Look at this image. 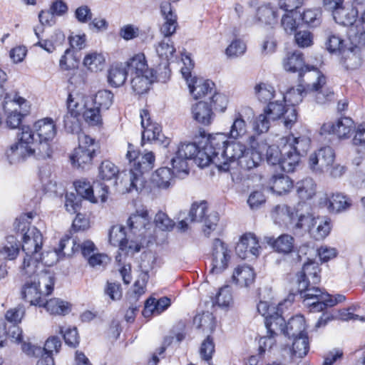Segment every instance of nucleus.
Segmentation results:
<instances>
[{
  "instance_id": "nucleus-3",
  "label": "nucleus",
  "mask_w": 365,
  "mask_h": 365,
  "mask_svg": "<svg viewBox=\"0 0 365 365\" xmlns=\"http://www.w3.org/2000/svg\"><path fill=\"white\" fill-rule=\"evenodd\" d=\"M125 159L128 162L129 169L123 172L121 182L127 192H140L146 184L145 173L154 167L155 156L152 152L140 155L135 146L128 143Z\"/></svg>"
},
{
  "instance_id": "nucleus-34",
  "label": "nucleus",
  "mask_w": 365,
  "mask_h": 365,
  "mask_svg": "<svg viewBox=\"0 0 365 365\" xmlns=\"http://www.w3.org/2000/svg\"><path fill=\"white\" fill-rule=\"evenodd\" d=\"M265 242L276 252L282 254H289L294 248V240L293 237L287 234H283L277 238L265 237Z\"/></svg>"
},
{
  "instance_id": "nucleus-53",
  "label": "nucleus",
  "mask_w": 365,
  "mask_h": 365,
  "mask_svg": "<svg viewBox=\"0 0 365 365\" xmlns=\"http://www.w3.org/2000/svg\"><path fill=\"white\" fill-rule=\"evenodd\" d=\"M114 95L108 90L98 91L90 101L101 110H108L113 102Z\"/></svg>"
},
{
  "instance_id": "nucleus-11",
  "label": "nucleus",
  "mask_w": 365,
  "mask_h": 365,
  "mask_svg": "<svg viewBox=\"0 0 365 365\" xmlns=\"http://www.w3.org/2000/svg\"><path fill=\"white\" fill-rule=\"evenodd\" d=\"M232 251L228 245L218 238L214 240L211 255L210 274L217 275L222 273L230 264Z\"/></svg>"
},
{
  "instance_id": "nucleus-15",
  "label": "nucleus",
  "mask_w": 365,
  "mask_h": 365,
  "mask_svg": "<svg viewBox=\"0 0 365 365\" xmlns=\"http://www.w3.org/2000/svg\"><path fill=\"white\" fill-rule=\"evenodd\" d=\"M280 16L277 5L264 2L257 7L254 21L260 26L274 28L278 24Z\"/></svg>"
},
{
  "instance_id": "nucleus-5",
  "label": "nucleus",
  "mask_w": 365,
  "mask_h": 365,
  "mask_svg": "<svg viewBox=\"0 0 365 365\" xmlns=\"http://www.w3.org/2000/svg\"><path fill=\"white\" fill-rule=\"evenodd\" d=\"M17 135V141L11 144L5 150L6 160L11 165H17L29 158L37 155V148L34 147L35 139L31 128L24 125Z\"/></svg>"
},
{
  "instance_id": "nucleus-52",
  "label": "nucleus",
  "mask_w": 365,
  "mask_h": 365,
  "mask_svg": "<svg viewBox=\"0 0 365 365\" xmlns=\"http://www.w3.org/2000/svg\"><path fill=\"white\" fill-rule=\"evenodd\" d=\"M296 190L301 199L309 200L316 194V184L312 178H305L297 183Z\"/></svg>"
},
{
  "instance_id": "nucleus-35",
  "label": "nucleus",
  "mask_w": 365,
  "mask_h": 365,
  "mask_svg": "<svg viewBox=\"0 0 365 365\" xmlns=\"http://www.w3.org/2000/svg\"><path fill=\"white\" fill-rule=\"evenodd\" d=\"M281 144H285L299 156L306 153L310 148L311 140L307 136L294 137L289 135L280 140Z\"/></svg>"
},
{
  "instance_id": "nucleus-6",
  "label": "nucleus",
  "mask_w": 365,
  "mask_h": 365,
  "mask_svg": "<svg viewBox=\"0 0 365 365\" xmlns=\"http://www.w3.org/2000/svg\"><path fill=\"white\" fill-rule=\"evenodd\" d=\"M205 145L202 150H200L195 143H180L175 149L173 156L170 162L174 172L176 173H182L183 175L188 174L187 160L195 158V160L199 166L203 168L208 165H202L200 163L206 158L207 155H201V153L205 150Z\"/></svg>"
},
{
  "instance_id": "nucleus-12",
  "label": "nucleus",
  "mask_w": 365,
  "mask_h": 365,
  "mask_svg": "<svg viewBox=\"0 0 365 365\" xmlns=\"http://www.w3.org/2000/svg\"><path fill=\"white\" fill-rule=\"evenodd\" d=\"M264 112L272 120H276L282 117L284 125L287 128H292L297 120L296 108L293 106H286L282 98L274 101H269L264 108Z\"/></svg>"
},
{
  "instance_id": "nucleus-10",
  "label": "nucleus",
  "mask_w": 365,
  "mask_h": 365,
  "mask_svg": "<svg viewBox=\"0 0 365 365\" xmlns=\"http://www.w3.org/2000/svg\"><path fill=\"white\" fill-rule=\"evenodd\" d=\"M188 217L190 222H197L204 224V234L209 237L215 230L219 221L218 214L215 212L208 213L207 202H195L192 205Z\"/></svg>"
},
{
  "instance_id": "nucleus-13",
  "label": "nucleus",
  "mask_w": 365,
  "mask_h": 365,
  "mask_svg": "<svg viewBox=\"0 0 365 365\" xmlns=\"http://www.w3.org/2000/svg\"><path fill=\"white\" fill-rule=\"evenodd\" d=\"M141 118L142 143L155 141L163 144L165 147L170 144V140L161 134V127L153 123L147 110H142L140 113Z\"/></svg>"
},
{
  "instance_id": "nucleus-22",
  "label": "nucleus",
  "mask_w": 365,
  "mask_h": 365,
  "mask_svg": "<svg viewBox=\"0 0 365 365\" xmlns=\"http://www.w3.org/2000/svg\"><path fill=\"white\" fill-rule=\"evenodd\" d=\"M77 242L70 237H64L61 240L59 247L53 251L46 252V257L49 259L44 257L45 263L48 266H51L56 263L61 256H71L77 251L76 246Z\"/></svg>"
},
{
  "instance_id": "nucleus-57",
  "label": "nucleus",
  "mask_w": 365,
  "mask_h": 365,
  "mask_svg": "<svg viewBox=\"0 0 365 365\" xmlns=\"http://www.w3.org/2000/svg\"><path fill=\"white\" fill-rule=\"evenodd\" d=\"M19 252V247L16 239L14 236L6 238V244L0 249V255L4 259H14Z\"/></svg>"
},
{
  "instance_id": "nucleus-31",
  "label": "nucleus",
  "mask_w": 365,
  "mask_h": 365,
  "mask_svg": "<svg viewBox=\"0 0 365 365\" xmlns=\"http://www.w3.org/2000/svg\"><path fill=\"white\" fill-rule=\"evenodd\" d=\"M360 46L351 44L346 47L341 53V63L346 69L354 70L361 65Z\"/></svg>"
},
{
  "instance_id": "nucleus-2",
  "label": "nucleus",
  "mask_w": 365,
  "mask_h": 365,
  "mask_svg": "<svg viewBox=\"0 0 365 365\" xmlns=\"http://www.w3.org/2000/svg\"><path fill=\"white\" fill-rule=\"evenodd\" d=\"M302 78L306 84L305 88L299 85L287 91L286 94H280L284 102L287 101L291 104L289 106L294 107L305 96L314 98L319 104H324L331 100L334 93L327 86L326 77L319 70L307 71L304 72Z\"/></svg>"
},
{
  "instance_id": "nucleus-47",
  "label": "nucleus",
  "mask_w": 365,
  "mask_h": 365,
  "mask_svg": "<svg viewBox=\"0 0 365 365\" xmlns=\"http://www.w3.org/2000/svg\"><path fill=\"white\" fill-rule=\"evenodd\" d=\"M109 242L113 246L118 247L120 251L127 248L128 240L125 228L120 225L111 227L108 232Z\"/></svg>"
},
{
  "instance_id": "nucleus-14",
  "label": "nucleus",
  "mask_w": 365,
  "mask_h": 365,
  "mask_svg": "<svg viewBox=\"0 0 365 365\" xmlns=\"http://www.w3.org/2000/svg\"><path fill=\"white\" fill-rule=\"evenodd\" d=\"M334 150L329 146H326L309 155L308 165L313 173L321 174L328 170L334 163Z\"/></svg>"
},
{
  "instance_id": "nucleus-59",
  "label": "nucleus",
  "mask_w": 365,
  "mask_h": 365,
  "mask_svg": "<svg viewBox=\"0 0 365 365\" xmlns=\"http://www.w3.org/2000/svg\"><path fill=\"white\" fill-rule=\"evenodd\" d=\"M78 60L71 48H67L59 60V68L61 71H71L77 68Z\"/></svg>"
},
{
  "instance_id": "nucleus-1",
  "label": "nucleus",
  "mask_w": 365,
  "mask_h": 365,
  "mask_svg": "<svg viewBox=\"0 0 365 365\" xmlns=\"http://www.w3.org/2000/svg\"><path fill=\"white\" fill-rule=\"evenodd\" d=\"M261 161L262 155L257 150L249 148L240 141H232L220 154L206 157L200 163L204 165L212 163L220 171L227 172L235 163L244 170H251L257 168Z\"/></svg>"
},
{
  "instance_id": "nucleus-38",
  "label": "nucleus",
  "mask_w": 365,
  "mask_h": 365,
  "mask_svg": "<svg viewBox=\"0 0 365 365\" xmlns=\"http://www.w3.org/2000/svg\"><path fill=\"white\" fill-rule=\"evenodd\" d=\"M270 190L277 195L288 193L293 187V181L284 174L272 176L269 180Z\"/></svg>"
},
{
  "instance_id": "nucleus-62",
  "label": "nucleus",
  "mask_w": 365,
  "mask_h": 365,
  "mask_svg": "<svg viewBox=\"0 0 365 365\" xmlns=\"http://www.w3.org/2000/svg\"><path fill=\"white\" fill-rule=\"evenodd\" d=\"M156 52L160 58L168 61L173 58L175 48L170 39H163L157 46Z\"/></svg>"
},
{
  "instance_id": "nucleus-7",
  "label": "nucleus",
  "mask_w": 365,
  "mask_h": 365,
  "mask_svg": "<svg viewBox=\"0 0 365 365\" xmlns=\"http://www.w3.org/2000/svg\"><path fill=\"white\" fill-rule=\"evenodd\" d=\"M37 135L39 143L37 146V155L41 159L50 158L52 155V148L50 143L55 138L57 128L54 120L51 118H43L36 120L31 128Z\"/></svg>"
},
{
  "instance_id": "nucleus-39",
  "label": "nucleus",
  "mask_w": 365,
  "mask_h": 365,
  "mask_svg": "<svg viewBox=\"0 0 365 365\" xmlns=\"http://www.w3.org/2000/svg\"><path fill=\"white\" fill-rule=\"evenodd\" d=\"M305 319L302 315H297L289 319L285 325L284 335L294 339L307 336Z\"/></svg>"
},
{
  "instance_id": "nucleus-8",
  "label": "nucleus",
  "mask_w": 365,
  "mask_h": 365,
  "mask_svg": "<svg viewBox=\"0 0 365 365\" xmlns=\"http://www.w3.org/2000/svg\"><path fill=\"white\" fill-rule=\"evenodd\" d=\"M3 108L7 113L6 123L11 129L19 128L22 118L29 112V106L27 101L16 92L6 93Z\"/></svg>"
},
{
  "instance_id": "nucleus-30",
  "label": "nucleus",
  "mask_w": 365,
  "mask_h": 365,
  "mask_svg": "<svg viewBox=\"0 0 365 365\" xmlns=\"http://www.w3.org/2000/svg\"><path fill=\"white\" fill-rule=\"evenodd\" d=\"M304 205H298L295 212V221L292 222L293 229L297 230H302L310 233L313 226L317 222L316 217L308 212H304Z\"/></svg>"
},
{
  "instance_id": "nucleus-45",
  "label": "nucleus",
  "mask_w": 365,
  "mask_h": 365,
  "mask_svg": "<svg viewBox=\"0 0 365 365\" xmlns=\"http://www.w3.org/2000/svg\"><path fill=\"white\" fill-rule=\"evenodd\" d=\"M157 257L151 252H143L140 257V274H142L143 284L146 280L150 278V273H153V271L156 267Z\"/></svg>"
},
{
  "instance_id": "nucleus-41",
  "label": "nucleus",
  "mask_w": 365,
  "mask_h": 365,
  "mask_svg": "<svg viewBox=\"0 0 365 365\" xmlns=\"http://www.w3.org/2000/svg\"><path fill=\"white\" fill-rule=\"evenodd\" d=\"M41 307L51 314L54 315H66L71 310V304L59 298H52L49 300L45 299Z\"/></svg>"
},
{
  "instance_id": "nucleus-50",
  "label": "nucleus",
  "mask_w": 365,
  "mask_h": 365,
  "mask_svg": "<svg viewBox=\"0 0 365 365\" xmlns=\"http://www.w3.org/2000/svg\"><path fill=\"white\" fill-rule=\"evenodd\" d=\"M83 108L85 110L83 112V117L89 125L98 126L102 125L103 120L101 109L88 101L84 103Z\"/></svg>"
},
{
  "instance_id": "nucleus-49",
  "label": "nucleus",
  "mask_w": 365,
  "mask_h": 365,
  "mask_svg": "<svg viewBox=\"0 0 365 365\" xmlns=\"http://www.w3.org/2000/svg\"><path fill=\"white\" fill-rule=\"evenodd\" d=\"M295 212L296 209L291 208L286 205H278L272 212V217L277 223L289 222L292 224L295 221Z\"/></svg>"
},
{
  "instance_id": "nucleus-42",
  "label": "nucleus",
  "mask_w": 365,
  "mask_h": 365,
  "mask_svg": "<svg viewBox=\"0 0 365 365\" xmlns=\"http://www.w3.org/2000/svg\"><path fill=\"white\" fill-rule=\"evenodd\" d=\"M94 152L95 148H76L70 156L71 164L75 168H83L91 163Z\"/></svg>"
},
{
  "instance_id": "nucleus-23",
  "label": "nucleus",
  "mask_w": 365,
  "mask_h": 365,
  "mask_svg": "<svg viewBox=\"0 0 365 365\" xmlns=\"http://www.w3.org/2000/svg\"><path fill=\"white\" fill-rule=\"evenodd\" d=\"M160 12L163 17V23L160 26V33L165 37L173 35L178 28L177 16L173 12L171 4L169 1H163L160 4Z\"/></svg>"
},
{
  "instance_id": "nucleus-58",
  "label": "nucleus",
  "mask_w": 365,
  "mask_h": 365,
  "mask_svg": "<svg viewBox=\"0 0 365 365\" xmlns=\"http://www.w3.org/2000/svg\"><path fill=\"white\" fill-rule=\"evenodd\" d=\"M357 15L358 11L356 9H346L344 6L342 11H340L336 15H334L333 17L337 23L347 26H350L351 29L354 26L353 24L355 22Z\"/></svg>"
},
{
  "instance_id": "nucleus-56",
  "label": "nucleus",
  "mask_w": 365,
  "mask_h": 365,
  "mask_svg": "<svg viewBox=\"0 0 365 365\" xmlns=\"http://www.w3.org/2000/svg\"><path fill=\"white\" fill-rule=\"evenodd\" d=\"M77 193L83 198L89 200L91 202H98L97 197L94 195V189L90 182L85 180H79L74 182Z\"/></svg>"
},
{
  "instance_id": "nucleus-60",
  "label": "nucleus",
  "mask_w": 365,
  "mask_h": 365,
  "mask_svg": "<svg viewBox=\"0 0 365 365\" xmlns=\"http://www.w3.org/2000/svg\"><path fill=\"white\" fill-rule=\"evenodd\" d=\"M309 341L307 336L294 339L291 352L292 354L298 358H302L307 355L309 351Z\"/></svg>"
},
{
  "instance_id": "nucleus-24",
  "label": "nucleus",
  "mask_w": 365,
  "mask_h": 365,
  "mask_svg": "<svg viewBox=\"0 0 365 365\" xmlns=\"http://www.w3.org/2000/svg\"><path fill=\"white\" fill-rule=\"evenodd\" d=\"M355 128L354 122L349 117H343L335 122H329L322 125V130L336 135L339 138H347Z\"/></svg>"
},
{
  "instance_id": "nucleus-43",
  "label": "nucleus",
  "mask_w": 365,
  "mask_h": 365,
  "mask_svg": "<svg viewBox=\"0 0 365 365\" xmlns=\"http://www.w3.org/2000/svg\"><path fill=\"white\" fill-rule=\"evenodd\" d=\"M129 74H142L153 72V69L148 66L145 56L143 53H138L130 58L126 63Z\"/></svg>"
},
{
  "instance_id": "nucleus-4",
  "label": "nucleus",
  "mask_w": 365,
  "mask_h": 365,
  "mask_svg": "<svg viewBox=\"0 0 365 365\" xmlns=\"http://www.w3.org/2000/svg\"><path fill=\"white\" fill-rule=\"evenodd\" d=\"M247 133V124L242 114L238 113L235 115L227 133H217L209 135L205 143V150L200 155L205 154L207 158H210L215 154H220L232 142H229L228 138L237 140L243 138Z\"/></svg>"
},
{
  "instance_id": "nucleus-64",
  "label": "nucleus",
  "mask_w": 365,
  "mask_h": 365,
  "mask_svg": "<svg viewBox=\"0 0 365 365\" xmlns=\"http://www.w3.org/2000/svg\"><path fill=\"white\" fill-rule=\"evenodd\" d=\"M349 38L351 44L365 46V30L362 26H354L349 29Z\"/></svg>"
},
{
  "instance_id": "nucleus-28",
  "label": "nucleus",
  "mask_w": 365,
  "mask_h": 365,
  "mask_svg": "<svg viewBox=\"0 0 365 365\" xmlns=\"http://www.w3.org/2000/svg\"><path fill=\"white\" fill-rule=\"evenodd\" d=\"M192 118L197 123L203 125H209L215 118L211 106L205 101H199L192 105Z\"/></svg>"
},
{
  "instance_id": "nucleus-17",
  "label": "nucleus",
  "mask_w": 365,
  "mask_h": 365,
  "mask_svg": "<svg viewBox=\"0 0 365 365\" xmlns=\"http://www.w3.org/2000/svg\"><path fill=\"white\" fill-rule=\"evenodd\" d=\"M319 264L312 259H309L303 264L302 271L296 275L298 288L304 289L309 284L312 285L319 284L321 280Z\"/></svg>"
},
{
  "instance_id": "nucleus-48",
  "label": "nucleus",
  "mask_w": 365,
  "mask_h": 365,
  "mask_svg": "<svg viewBox=\"0 0 365 365\" xmlns=\"http://www.w3.org/2000/svg\"><path fill=\"white\" fill-rule=\"evenodd\" d=\"M32 280H35V284L38 287L43 289L46 296L51 294L54 285V278L51 272L45 268L41 269V272L37 273Z\"/></svg>"
},
{
  "instance_id": "nucleus-33",
  "label": "nucleus",
  "mask_w": 365,
  "mask_h": 365,
  "mask_svg": "<svg viewBox=\"0 0 365 365\" xmlns=\"http://www.w3.org/2000/svg\"><path fill=\"white\" fill-rule=\"evenodd\" d=\"M106 64V57L101 51H89L86 52L82 61L83 66L91 73L101 71Z\"/></svg>"
},
{
  "instance_id": "nucleus-44",
  "label": "nucleus",
  "mask_w": 365,
  "mask_h": 365,
  "mask_svg": "<svg viewBox=\"0 0 365 365\" xmlns=\"http://www.w3.org/2000/svg\"><path fill=\"white\" fill-rule=\"evenodd\" d=\"M182 173H176L174 172V169L171 170L168 168H160L157 170L153 175V183L159 188L165 189L168 188L173 178V175L180 177Z\"/></svg>"
},
{
  "instance_id": "nucleus-26",
  "label": "nucleus",
  "mask_w": 365,
  "mask_h": 365,
  "mask_svg": "<svg viewBox=\"0 0 365 365\" xmlns=\"http://www.w3.org/2000/svg\"><path fill=\"white\" fill-rule=\"evenodd\" d=\"M151 217L147 210L143 208L136 210L132 214L128 220V225L130 230L134 233L138 234V237H142L144 235V230L150 228L151 225Z\"/></svg>"
},
{
  "instance_id": "nucleus-16",
  "label": "nucleus",
  "mask_w": 365,
  "mask_h": 365,
  "mask_svg": "<svg viewBox=\"0 0 365 365\" xmlns=\"http://www.w3.org/2000/svg\"><path fill=\"white\" fill-rule=\"evenodd\" d=\"M301 297L306 306L311 307L314 311L320 312L325 309V303L329 297V294L324 292L321 289L309 284L304 289H299Z\"/></svg>"
},
{
  "instance_id": "nucleus-20",
  "label": "nucleus",
  "mask_w": 365,
  "mask_h": 365,
  "mask_svg": "<svg viewBox=\"0 0 365 365\" xmlns=\"http://www.w3.org/2000/svg\"><path fill=\"white\" fill-rule=\"evenodd\" d=\"M46 297L43 289L38 287L32 279L26 281L21 287V297L30 305L41 307Z\"/></svg>"
},
{
  "instance_id": "nucleus-61",
  "label": "nucleus",
  "mask_w": 365,
  "mask_h": 365,
  "mask_svg": "<svg viewBox=\"0 0 365 365\" xmlns=\"http://www.w3.org/2000/svg\"><path fill=\"white\" fill-rule=\"evenodd\" d=\"M233 302L231 288L229 286H224L220 289L216 294L213 304L218 305L220 307H228Z\"/></svg>"
},
{
  "instance_id": "nucleus-21",
  "label": "nucleus",
  "mask_w": 365,
  "mask_h": 365,
  "mask_svg": "<svg viewBox=\"0 0 365 365\" xmlns=\"http://www.w3.org/2000/svg\"><path fill=\"white\" fill-rule=\"evenodd\" d=\"M320 203L324 204L329 212L340 213L349 210L353 205V200L348 195L336 192L322 198Z\"/></svg>"
},
{
  "instance_id": "nucleus-25",
  "label": "nucleus",
  "mask_w": 365,
  "mask_h": 365,
  "mask_svg": "<svg viewBox=\"0 0 365 365\" xmlns=\"http://www.w3.org/2000/svg\"><path fill=\"white\" fill-rule=\"evenodd\" d=\"M259 245L256 237L251 233L242 235L235 247L237 255L242 259H245L250 255L258 256Z\"/></svg>"
},
{
  "instance_id": "nucleus-32",
  "label": "nucleus",
  "mask_w": 365,
  "mask_h": 365,
  "mask_svg": "<svg viewBox=\"0 0 365 365\" xmlns=\"http://www.w3.org/2000/svg\"><path fill=\"white\" fill-rule=\"evenodd\" d=\"M284 68L289 72L299 71V76L302 77L304 72L307 71H312L317 69V68L309 66H304V60L302 53L299 51H294L292 53H288L283 61Z\"/></svg>"
},
{
  "instance_id": "nucleus-29",
  "label": "nucleus",
  "mask_w": 365,
  "mask_h": 365,
  "mask_svg": "<svg viewBox=\"0 0 365 365\" xmlns=\"http://www.w3.org/2000/svg\"><path fill=\"white\" fill-rule=\"evenodd\" d=\"M80 100L82 101L80 96H74L71 93H69L67 98V108L70 113H67L64 116L63 123L65 128L72 132L74 130L75 126H77V123L73 122V120H76V117L81 113L83 108V105H82V102L80 103Z\"/></svg>"
},
{
  "instance_id": "nucleus-19",
  "label": "nucleus",
  "mask_w": 365,
  "mask_h": 365,
  "mask_svg": "<svg viewBox=\"0 0 365 365\" xmlns=\"http://www.w3.org/2000/svg\"><path fill=\"white\" fill-rule=\"evenodd\" d=\"M294 295L290 294L288 297V299H285L283 302L279 303L278 304L277 312H275L273 315L265 319L264 323L266 328L267 329V334H273L274 336L278 334V332L284 334V319L281 316V314H279V312H282L283 306L290 305L292 302L294 301Z\"/></svg>"
},
{
  "instance_id": "nucleus-27",
  "label": "nucleus",
  "mask_w": 365,
  "mask_h": 365,
  "mask_svg": "<svg viewBox=\"0 0 365 365\" xmlns=\"http://www.w3.org/2000/svg\"><path fill=\"white\" fill-rule=\"evenodd\" d=\"M186 81L190 93L194 99L197 100L212 94L215 84L210 80L194 76Z\"/></svg>"
},
{
  "instance_id": "nucleus-36",
  "label": "nucleus",
  "mask_w": 365,
  "mask_h": 365,
  "mask_svg": "<svg viewBox=\"0 0 365 365\" xmlns=\"http://www.w3.org/2000/svg\"><path fill=\"white\" fill-rule=\"evenodd\" d=\"M279 146H281V168L287 173L293 172L296 167L299 165L300 156L297 153H294L285 144H281V142L279 143Z\"/></svg>"
},
{
  "instance_id": "nucleus-54",
  "label": "nucleus",
  "mask_w": 365,
  "mask_h": 365,
  "mask_svg": "<svg viewBox=\"0 0 365 365\" xmlns=\"http://www.w3.org/2000/svg\"><path fill=\"white\" fill-rule=\"evenodd\" d=\"M254 91L257 98L263 103L270 101L276 96L274 88L272 85L264 82L256 84Z\"/></svg>"
},
{
  "instance_id": "nucleus-46",
  "label": "nucleus",
  "mask_w": 365,
  "mask_h": 365,
  "mask_svg": "<svg viewBox=\"0 0 365 365\" xmlns=\"http://www.w3.org/2000/svg\"><path fill=\"white\" fill-rule=\"evenodd\" d=\"M128 73V72L122 64L111 66L108 72L109 85L115 88L123 86L126 81Z\"/></svg>"
},
{
  "instance_id": "nucleus-37",
  "label": "nucleus",
  "mask_w": 365,
  "mask_h": 365,
  "mask_svg": "<svg viewBox=\"0 0 365 365\" xmlns=\"http://www.w3.org/2000/svg\"><path fill=\"white\" fill-rule=\"evenodd\" d=\"M130 85L134 92L137 94L145 93L153 82L154 75L153 72L142 74H130Z\"/></svg>"
},
{
  "instance_id": "nucleus-40",
  "label": "nucleus",
  "mask_w": 365,
  "mask_h": 365,
  "mask_svg": "<svg viewBox=\"0 0 365 365\" xmlns=\"http://www.w3.org/2000/svg\"><path fill=\"white\" fill-rule=\"evenodd\" d=\"M255 273L248 265L238 266L232 274V280L241 287H248L254 282Z\"/></svg>"
},
{
  "instance_id": "nucleus-18",
  "label": "nucleus",
  "mask_w": 365,
  "mask_h": 365,
  "mask_svg": "<svg viewBox=\"0 0 365 365\" xmlns=\"http://www.w3.org/2000/svg\"><path fill=\"white\" fill-rule=\"evenodd\" d=\"M46 259H49L46 257V253L43 255H26L19 267V272L21 277L33 279L37 273L41 272V269L44 268V265L48 266L44 261Z\"/></svg>"
},
{
  "instance_id": "nucleus-55",
  "label": "nucleus",
  "mask_w": 365,
  "mask_h": 365,
  "mask_svg": "<svg viewBox=\"0 0 365 365\" xmlns=\"http://www.w3.org/2000/svg\"><path fill=\"white\" fill-rule=\"evenodd\" d=\"M194 324L205 332L212 333L216 327L215 318L210 313L196 315L193 319Z\"/></svg>"
},
{
  "instance_id": "nucleus-51",
  "label": "nucleus",
  "mask_w": 365,
  "mask_h": 365,
  "mask_svg": "<svg viewBox=\"0 0 365 365\" xmlns=\"http://www.w3.org/2000/svg\"><path fill=\"white\" fill-rule=\"evenodd\" d=\"M317 222L313 226L309 233L316 240H322L327 237L331 231V220L329 218L316 217Z\"/></svg>"
},
{
  "instance_id": "nucleus-9",
  "label": "nucleus",
  "mask_w": 365,
  "mask_h": 365,
  "mask_svg": "<svg viewBox=\"0 0 365 365\" xmlns=\"http://www.w3.org/2000/svg\"><path fill=\"white\" fill-rule=\"evenodd\" d=\"M25 217L28 219L32 218V214L29 213L21 217L23 221ZM17 229L21 230L22 237V250L26 255H41L38 253L42 245L41 233L34 227L29 226V222H19Z\"/></svg>"
},
{
  "instance_id": "nucleus-63",
  "label": "nucleus",
  "mask_w": 365,
  "mask_h": 365,
  "mask_svg": "<svg viewBox=\"0 0 365 365\" xmlns=\"http://www.w3.org/2000/svg\"><path fill=\"white\" fill-rule=\"evenodd\" d=\"M119 170L110 161H103L99 168V177L104 180H110L115 178Z\"/></svg>"
}]
</instances>
